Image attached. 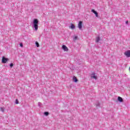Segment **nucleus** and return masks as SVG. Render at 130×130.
<instances>
[{
  "instance_id": "nucleus-1",
  "label": "nucleus",
  "mask_w": 130,
  "mask_h": 130,
  "mask_svg": "<svg viewBox=\"0 0 130 130\" xmlns=\"http://www.w3.org/2000/svg\"><path fill=\"white\" fill-rule=\"evenodd\" d=\"M38 19H35L33 21L32 24V28H35V31H37L38 30Z\"/></svg>"
},
{
  "instance_id": "nucleus-2",
  "label": "nucleus",
  "mask_w": 130,
  "mask_h": 130,
  "mask_svg": "<svg viewBox=\"0 0 130 130\" xmlns=\"http://www.w3.org/2000/svg\"><path fill=\"white\" fill-rule=\"evenodd\" d=\"M83 27V21H80L78 23V28L79 30H82Z\"/></svg>"
},
{
  "instance_id": "nucleus-3",
  "label": "nucleus",
  "mask_w": 130,
  "mask_h": 130,
  "mask_svg": "<svg viewBox=\"0 0 130 130\" xmlns=\"http://www.w3.org/2000/svg\"><path fill=\"white\" fill-rule=\"evenodd\" d=\"M95 72H92L90 75L91 78H93L94 80H97V76H95Z\"/></svg>"
},
{
  "instance_id": "nucleus-4",
  "label": "nucleus",
  "mask_w": 130,
  "mask_h": 130,
  "mask_svg": "<svg viewBox=\"0 0 130 130\" xmlns=\"http://www.w3.org/2000/svg\"><path fill=\"white\" fill-rule=\"evenodd\" d=\"M8 60H9V59L8 58L3 57V58H2V62H3V63H6V62H7V61Z\"/></svg>"
},
{
  "instance_id": "nucleus-5",
  "label": "nucleus",
  "mask_w": 130,
  "mask_h": 130,
  "mask_svg": "<svg viewBox=\"0 0 130 130\" xmlns=\"http://www.w3.org/2000/svg\"><path fill=\"white\" fill-rule=\"evenodd\" d=\"M62 49L64 50V51H69V48H68L66 45H63L62 46Z\"/></svg>"
},
{
  "instance_id": "nucleus-6",
  "label": "nucleus",
  "mask_w": 130,
  "mask_h": 130,
  "mask_svg": "<svg viewBox=\"0 0 130 130\" xmlns=\"http://www.w3.org/2000/svg\"><path fill=\"white\" fill-rule=\"evenodd\" d=\"M124 54L127 57H130V50L125 52Z\"/></svg>"
},
{
  "instance_id": "nucleus-7",
  "label": "nucleus",
  "mask_w": 130,
  "mask_h": 130,
  "mask_svg": "<svg viewBox=\"0 0 130 130\" xmlns=\"http://www.w3.org/2000/svg\"><path fill=\"white\" fill-rule=\"evenodd\" d=\"M91 12L95 15V16L96 17V18H98V17H99V15H98V13H97V12H96V11H95L93 9H92Z\"/></svg>"
},
{
  "instance_id": "nucleus-8",
  "label": "nucleus",
  "mask_w": 130,
  "mask_h": 130,
  "mask_svg": "<svg viewBox=\"0 0 130 130\" xmlns=\"http://www.w3.org/2000/svg\"><path fill=\"white\" fill-rule=\"evenodd\" d=\"M118 101L119 102H123V100L122 99V98L120 96L118 97Z\"/></svg>"
},
{
  "instance_id": "nucleus-9",
  "label": "nucleus",
  "mask_w": 130,
  "mask_h": 130,
  "mask_svg": "<svg viewBox=\"0 0 130 130\" xmlns=\"http://www.w3.org/2000/svg\"><path fill=\"white\" fill-rule=\"evenodd\" d=\"M100 41V37H98L95 39V42L96 43H98V42H99Z\"/></svg>"
},
{
  "instance_id": "nucleus-10",
  "label": "nucleus",
  "mask_w": 130,
  "mask_h": 130,
  "mask_svg": "<svg viewBox=\"0 0 130 130\" xmlns=\"http://www.w3.org/2000/svg\"><path fill=\"white\" fill-rule=\"evenodd\" d=\"M70 28H71V29H75V28H76V26H75V25H74L73 24H71Z\"/></svg>"
},
{
  "instance_id": "nucleus-11",
  "label": "nucleus",
  "mask_w": 130,
  "mask_h": 130,
  "mask_svg": "<svg viewBox=\"0 0 130 130\" xmlns=\"http://www.w3.org/2000/svg\"><path fill=\"white\" fill-rule=\"evenodd\" d=\"M73 81H74V82H75V83H77V82H78V79H77V77H74Z\"/></svg>"
},
{
  "instance_id": "nucleus-12",
  "label": "nucleus",
  "mask_w": 130,
  "mask_h": 130,
  "mask_svg": "<svg viewBox=\"0 0 130 130\" xmlns=\"http://www.w3.org/2000/svg\"><path fill=\"white\" fill-rule=\"evenodd\" d=\"M49 113L48 112H44V115H46V116H48L49 115Z\"/></svg>"
},
{
  "instance_id": "nucleus-13",
  "label": "nucleus",
  "mask_w": 130,
  "mask_h": 130,
  "mask_svg": "<svg viewBox=\"0 0 130 130\" xmlns=\"http://www.w3.org/2000/svg\"><path fill=\"white\" fill-rule=\"evenodd\" d=\"M78 39V37L75 36L74 38H73V40L74 41H77V40Z\"/></svg>"
},
{
  "instance_id": "nucleus-14",
  "label": "nucleus",
  "mask_w": 130,
  "mask_h": 130,
  "mask_svg": "<svg viewBox=\"0 0 130 130\" xmlns=\"http://www.w3.org/2000/svg\"><path fill=\"white\" fill-rule=\"evenodd\" d=\"M36 45L37 47H39V43L38 42H36Z\"/></svg>"
},
{
  "instance_id": "nucleus-15",
  "label": "nucleus",
  "mask_w": 130,
  "mask_h": 130,
  "mask_svg": "<svg viewBox=\"0 0 130 130\" xmlns=\"http://www.w3.org/2000/svg\"><path fill=\"white\" fill-rule=\"evenodd\" d=\"M96 106L98 107V106H100V103H99V102H97L95 104Z\"/></svg>"
},
{
  "instance_id": "nucleus-16",
  "label": "nucleus",
  "mask_w": 130,
  "mask_h": 130,
  "mask_svg": "<svg viewBox=\"0 0 130 130\" xmlns=\"http://www.w3.org/2000/svg\"><path fill=\"white\" fill-rule=\"evenodd\" d=\"M1 111L2 112H4L5 111V109H4V108H1Z\"/></svg>"
},
{
  "instance_id": "nucleus-17",
  "label": "nucleus",
  "mask_w": 130,
  "mask_h": 130,
  "mask_svg": "<svg viewBox=\"0 0 130 130\" xmlns=\"http://www.w3.org/2000/svg\"><path fill=\"white\" fill-rule=\"evenodd\" d=\"M16 104H19V101H18V99H16L15 101Z\"/></svg>"
},
{
  "instance_id": "nucleus-18",
  "label": "nucleus",
  "mask_w": 130,
  "mask_h": 130,
  "mask_svg": "<svg viewBox=\"0 0 130 130\" xmlns=\"http://www.w3.org/2000/svg\"><path fill=\"white\" fill-rule=\"evenodd\" d=\"M10 68H13V67H14V64H13V63H10Z\"/></svg>"
},
{
  "instance_id": "nucleus-19",
  "label": "nucleus",
  "mask_w": 130,
  "mask_h": 130,
  "mask_svg": "<svg viewBox=\"0 0 130 130\" xmlns=\"http://www.w3.org/2000/svg\"><path fill=\"white\" fill-rule=\"evenodd\" d=\"M38 106H41V105H42V104H41V103H40V102H39L38 103Z\"/></svg>"
},
{
  "instance_id": "nucleus-20",
  "label": "nucleus",
  "mask_w": 130,
  "mask_h": 130,
  "mask_svg": "<svg viewBox=\"0 0 130 130\" xmlns=\"http://www.w3.org/2000/svg\"><path fill=\"white\" fill-rule=\"evenodd\" d=\"M20 46L21 47H23V44H22V43H21L20 44Z\"/></svg>"
},
{
  "instance_id": "nucleus-21",
  "label": "nucleus",
  "mask_w": 130,
  "mask_h": 130,
  "mask_svg": "<svg viewBox=\"0 0 130 130\" xmlns=\"http://www.w3.org/2000/svg\"><path fill=\"white\" fill-rule=\"evenodd\" d=\"M125 23L126 24H128V21H126Z\"/></svg>"
}]
</instances>
